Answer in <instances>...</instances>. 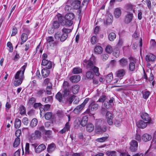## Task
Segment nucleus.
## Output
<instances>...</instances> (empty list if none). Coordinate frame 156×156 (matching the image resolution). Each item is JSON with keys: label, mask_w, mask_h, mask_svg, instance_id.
<instances>
[{"label": "nucleus", "mask_w": 156, "mask_h": 156, "mask_svg": "<svg viewBox=\"0 0 156 156\" xmlns=\"http://www.w3.org/2000/svg\"><path fill=\"white\" fill-rule=\"evenodd\" d=\"M74 5H73L74 9H77L79 8H81L83 5L80 6L81 1L80 0H74Z\"/></svg>", "instance_id": "34"}, {"label": "nucleus", "mask_w": 156, "mask_h": 156, "mask_svg": "<svg viewBox=\"0 0 156 156\" xmlns=\"http://www.w3.org/2000/svg\"><path fill=\"white\" fill-rule=\"evenodd\" d=\"M90 109L92 111H94L97 110L98 107V105L96 103L90 104Z\"/></svg>", "instance_id": "52"}, {"label": "nucleus", "mask_w": 156, "mask_h": 156, "mask_svg": "<svg viewBox=\"0 0 156 156\" xmlns=\"http://www.w3.org/2000/svg\"><path fill=\"white\" fill-rule=\"evenodd\" d=\"M84 105L81 104L80 105L77 106L74 109V111L75 113H79L84 108Z\"/></svg>", "instance_id": "41"}, {"label": "nucleus", "mask_w": 156, "mask_h": 156, "mask_svg": "<svg viewBox=\"0 0 156 156\" xmlns=\"http://www.w3.org/2000/svg\"><path fill=\"white\" fill-rule=\"evenodd\" d=\"M94 126L91 123H89L86 125V129L89 132L92 131L94 130Z\"/></svg>", "instance_id": "31"}, {"label": "nucleus", "mask_w": 156, "mask_h": 156, "mask_svg": "<svg viewBox=\"0 0 156 156\" xmlns=\"http://www.w3.org/2000/svg\"><path fill=\"white\" fill-rule=\"evenodd\" d=\"M63 90H70V85L69 83L66 81L63 82Z\"/></svg>", "instance_id": "38"}, {"label": "nucleus", "mask_w": 156, "mask_h": 156, "mask_svg": "<svg viewBox=\"0 0 156 156\" xmlns=\"http://www.w3.org/2000/svg\"><path fill=\"white\" fill-rule=\"evenodd\" d=\"M98 41V40L95 36H93L90 38V42L92 44H95Z\"/></svg>", "instance_id": "51"}, {"label": "nucleus", "mask_w": 156, "mask_h": 156, "mask_svg": "<svg viewBox=\"0 0 156 156\" xmlns=\"http://www.w3.org/2000/svg\"><path fill=\"white\" fill-rule=\"evenodd\" d=\"M56 148L55 144L53 143H51L48 145L47 148V151L49 153H51L55 150Z\"/></svg>", "instance_id": "25"}, {"label": "nucleus", "mask_w": 156, "mask_h": 156, "mask_svg": "<svg viewBox=\"0 0 156 156\" xmlns=\"http://www.w3.org/2000/svg\"><path fill=\"white\" fill-rule=\"evenodd\" d=\"M94 74L93 72L90 71H87L86 74V76L87 79H92L94 77Z\"/></svg>", "instance_id": "39"}, {"label": "nucleus", "mask_w": 156, "mask_h": 156, "mask_svg": "<svg viewBox=\"0 0 156 156\" xmlns=\"http://www.w3.org/2000/svg\"><path fill=\"white\" fill-rule=\"evenodd\" d=\"M38 121L37 119L34 118L31 121L30 126L32 128L34 127L37 125Z\"/></svg>", "instance_id": "45"}, {"label": "nucleus", "mask_w": 156, "mask_h": 156, "mask_svg": "<svg viewBox=\"0 0 156 156\" xmlns=\"http://www.w3.org/2000/svg\"><path fill=\"white\" fill-rule=\"evenodd\" d=\"M41 136V133L39 130H36L34 132L35 139L39 138Z\"/></svg>", "instance_id": "63"}, {"label": "nucleus", "mask_w": 156, "mask_h": 156, "mask_svg": "<svg viewBox=\"0 0 156 156\" xmlns=\"http://www.w3.org/2000/svg\"><path fill=\"white\" fill-rule=\"evenodd\" d=\"M70 127V125L69 122H67L65 125V127L59 131V133L62 134L66 132L69 130Z\"/></svg>", "instance_id": "16"}, {"label": "nucleus", "mask_w": 156, "mask_h": 156, "mask_svg": "<svg viewBox=\"0 0 156 156\" xmlns=\"http://www.w3.org/2000/svg\"><path fill=\"white\" fill-rule=\"evenodd\" d=\"M62 32L66 35L67 37H68V33H70L71 32V30L69 29L66 28H63L62 30Z\"/></svg>", "instance_id": "56"}, {"label": "nucleus", "mask_w": 156, "mask_h": 156, "mask_svg": "<svg viewBox=\"0 0 156 156\" xmlns=\"http://www.w3.org/2000/svg\"><path fill=\"white\" fill-rule=\"evenodd\" d=\"M19 112L20 114L22 115H24L26 114V108L23 105H20L19 106Z\"/></svg>", "instance_id": "28"}, {"label": "nucleus", "mask_w": 156, "mask_h": 156, "mask_svg": "<svg viewBox=\"0 0 156 156\" xmlns=\"http://www.w3.org/2000/svg\"><path fill=\"white\" fill-rule=\"evenodd\" d=\"M94 51L95 54H100L103 51V48L100 46H97L94 48Z\"/></svg>", "instance_id": "29"}, {"label": "nucleus", "mask_w": 156, "mask_h": 156, "mask_svg": "<svg viewBox=\"0 0 156 156\" xmlns=\"http://www.w3.org/2000/svg\"><path fill=\"white\" fill-rule=\"evenodd\" d=\"M18 32V30L16 27H13L12 30V32L11 34V36H14Z\"/></svg>", "instance_id": "64"}, {"label": "nucleus", "mask_w": 156, "mask_h": 156, "mask_svg": "<svg viewBox=\"0 0 156 156\" xmlns=\"http://www.w3.org/2000/svg\"><path fill=\"white\" fill-rule=\"evenodd\" d=\"M62 93H63L62 95L64 97V99L67 98L71 95H70V90H63Z\"/></svg>", "instance_id": "49"}, {"label": "nucleus", "mask_w": 156, "mask_h": 156, "mask_svg": "<svg viewBox=\"0 0 156 156\" xmlns=\"http://www.w3.org/2000/svg\"><path fill=\"white\" fill-rule=\"evenodd\" d=\"M147 122H145L143 120H140L137 122V125L139 128L144 129L147 127Z\"/></svg>", "instance_id": "20"}, {"label": "nucleus", "mask_w": 156, "mask_h": 156, "mask_svg": "<svg viewBox=\"0 0 156 156\" xmlns=\"http://www.w3.org/2000/svg\"><path fill=\"white\" fill-rule=\"evenodd\" d=\"M113 54L116 58L118 57L120 55V51L118 48H115L113 51Z\"/></svg>", "instance_id": "43"}, {"label": "nucleus", "mask_w": 156, "mask_h": 156, "mask_svg": "<svg viewBox=\"0 0 156 156\" xmlns=\"http://www.w3.org/2000/svg\"><path fill=\"white\" fill-rule=\"evenodd\" d=\"M55 99L59 102L63 103L64 101V97L60 92H58L55 95Z\"/></svg>", "instance_id": "13"}, {"label": "nucleus", "mask_w": 156, "mask_h": 156, "mask_svg": "<svg viewBox=\"0 0 156 156\" xmlns=\"http://www.w3.org/2000/svg\"><path fill=\"white\" fill-rule=\"evenodd\" d=\"M23 79H21L20 78L19 79L15 80L14 83V86L16 87H17L20 85L22 83V80H23Z\"/></svg>", "instance_id": "60"}, {"label": "nucleus", "mask_w": 156, "mask_h": 156, "mask_svg": "<svg viewBox=\"0 0 156 156\" xmlns=\"http://www.w3.org/2000/svg\"><path fill=\"white\" fill-rule=\"evenodd\" d=\"M140 116L144 121H146L148 124H152L153 123V122L151 118L147 113L142 112Z\"/></svg>", "instance_id": "8"}, {"label": "nucleus", "mask_w": 156, "mask_h": 156, "mask_svg": "<svg viewBox=\"0 0 156 156\" xmlns=\"http://www.w3.org/2000/svg\"><path fill=\"white\" fill-rule=\"evenodd\" d=\"M53 100L52 96H48L47 97L43 98L42 101L45 103H48L50 101H51Z\"/></svg>", "instance_id": "44"}, {"label": "nucleus", "mask_w": 156, "mask_h": 156, "mask_svg": "<svg viewBox=\"0 0 156 156\" xmlns=\"http://www.w3.org/2000/svg\"><path fill=\"white\" fill-rule=\"evenodd\" d=\"M135 63L133 62H130L129 64V69L131 71H134L135 69Z\"/></svg>", "instance_id": "46"}, {"label": "nucleus", "mask_w": 156, "mask_h": 156, "mask_svg": "<svg viewBox=\"0 0 156 156\" xmlns=\"http://www.w3.org/2000/svg\"><path fill=\"white\" fill-rule=\"evenodd\" d=\"M52 116V113L51 112H47L45 114V118L47 120L50 119Z\"/></svg>", "instance_id": "50"}, {"label": "nucleus", "mask_w": 156, "mask_h": 156, "mask_svg": "<svg viewBox=\"0 0 156 156\" xmlns=\"http://www.w3.org/2000/svg\"><path fill=\"white\" fill-rule=\"evenodd\" d=\"M76 97L75 96L71 94L70 96L67 97V98H65L64 99V101L66 103H67L69 104L70 105L72 103L73 99Z\"/></svg>", "instance_id": "21"}, {"label": "nucleus", "mask_w": 156, "mask_h": 156, "mask_svg": "<svg viewBox=\"0 0 156 156\" xmlns=\"http://www.w3.org/2000/svg\"><path fill=\"white\" fill-rule=\"evenodd\" d=\"M84 62L86 64V67L90 70H93L96 76L100 75L99 68L95 66V63L91 60H85Z\"/></svg>", "instance_id": "1"}, {"label": "nucleus", "mask_w": 156, "mask_h": 156, "mask_svg": "<svg viewBox=\"0 0 156 156\" xmlns=\"http://www.w3.org/2000/svg\"><path fill=\"white\" fill-rule=\"evenodd\" d=\"M105 154L108 156H116V152L114 151H108L106 152Z\"/></svg>", "instance_id": "53"}, {"label": "nucleus", "mask_w": 156, "mask_h": 156, "mask_svg": "<svg viewBox=\"0 0 156 156\" xmlns=\"http://www.w3.org/2000/svg\"><path fill=\"white\" fill-rule=\"evenodd\" d=\"M142 138L144 141L146 142L151 140V135L147 133H145L142 135Z\"/></svg>", "instance_id": "26"}, {"label": "nucleus", "mask_w": 156, "mask_h": 156, "mask_svg": "<svg viewBox=\"0 0 156 156\" xmlns=\"http://www.w3.org/2000/svg\"><path fill=\"white\" fill-rule=\"evenodd\" d=\"M43 84L44 85L47 86L46 87L49 88H51L52 87V84L50 81V79L48 78H46L44 80Z\"/></svg>", "instance_id": "27"}, {"label": "nucleus", "mask_w": 156, "mask_h": 156, "mask_svg": "<svg viewBox=\"0 0 156 156\" xmlns=\"http://www.w3.org/2000/svg\"><path fill=\"white\" fill-rule=\"evenodd\" d=\"M74 18V15L73 13H69L66 14L63 21V24L67 27H70L73 23V20Z\"/></svg>", "instance_id": "2"}, {"label": "nucleus", "mask_w": 156, "mask_h": 156, "mask_svg": "<svg viewBox=\"0 0 156 156\" xmlns=\"http://www.w3.org/2000/svg\"><path fill=\"white\" fill-rule=\"evenodd\" d=\"M47 44L51 48L56 47L58 44V42L55 41L52 36H48L46 38Z\"/></svg>", "instance_id": "5"}, {"label": "nucleus", "mask_w": 156, "mask_h": 156, "mask_svg": "<svg viewBox=\"0 0 156 156\" xmlns=\"http://www.w3.org/2000/svg\"><path fill=\"white\" fill-rule=\"evenodd\" d=\"M106 98V97L105 95H103L101 96L98 101H97V102H103L105 100Z\"/></svg>", "instance_id": "62"}, {"label": "nucleus", "mask_w": 156, "mask_h": 156, "mask_svg": "<svg viewBox=\"0 0 156 156\" xmlns=\"http://www.w3.org/2000/svg\"><path fill=\"white\" fill-rule=\"evenodd\" d=\"M52 25L54 29H57L60 26L59 23L58 21H54L53 22Z\"/></svg>", "instance_id": "55"}, {"label": "nucleus", "mask_w": 156, "mask_h": 156, "mask_svg": "<svg viewBox=\"0 0 156 156\" xmlns=\"http://www.w3.org/2000/svg\"><path fill=\"white\" fill-rule=\"evenodd\" d=\"M105 79L107 83L111 82L113 79V75L112 73H109L106 76Z\"/></svg>", "instance_id": "40"}, {"label": "nucleus", "mask_w": 156, "mask_h": 156, "mask_svg": "<svg viewBox=\"0 0 156 156\" xmlns=\"http://www.w3.org/2000/svg\"><path fill=\"white\" fill-rule=\"evenodd\" d=\"M138 144L137 142L134 140H132L130 143L129 149L133 152L136 151L138 148Z\"/></svg>", "instance_id": "9"}, {"label": "nucleus", "mask_w": 156, "mask_h": 156, "mask_svg": "<svg viewBox=\"0 0 156 156\" xmlns=\"http://www.w3.org/2000/svg\"><path fill=\"white\" fill-rule=\"evenodd\" d=\"M28 39V35L26 33H23L21 36V41L20 42H18V44L22 45L23 43L25 42Z\"/></svg>", "instance_id": "22"}, {"label": "nucleus", "mask_w": 156, "mask_h": 156, "mask_svg": "<svg viewBox=\"0 0 156 156\" xmlns=\"http://www.w3.org/2000/svg\"><path fill=\"white\" fill-rule=\"evenodd\" d=\"M116 37V35L114 33H111L108 35V39L110 41H113Z\"/></svg>", "instance_id": "48"}, {"label": "nucleus", "mask_w": 156, "mask_h": 156, "mask_svg": "<svg viewBox=\"0 0 156 156\" xmlns=\"http://www.w3.org/2000/svg\"><path fill=\"white\" fill-rule=\"evenodd\" d=\"M108 134H106L105 136L97 138L96 139V141L98 142H103L108 139Z\"/></svg>", "instance_id": "37"}, {"label": "nucleus", "mask_w": 156, "mask_h": 156, "mask_svg": "<svg viewBox=\"0 0 156 156\" xmlns=\"http://www.w3.org/2000/svg\"><path fill=\"white\" fill-rule=\"evenodd\" d=\"M142 78L143 79H145L146 81H147V80H148L149 81H150L153 80L154 78V76L151 71L149 77V78H148L147 74L145 73L144 69V75L142 77Z\"/></svg>", "instance_id": "17"}, {"label": "nucleus", "mask_w": 156, "mask_h": 156, "mask_svg": "<svg viewBox=\"0 0 156 156\" xmlns=\"http://www.w3.org/2000/svg\"><path fill=\"white\" fill-rule=\"evenodd\" d=\"M82 72V69L79 67H74L72 70V73L74 74H78L81 73Z\"/></svg>", "instance_id": "32"}, {"label": "nucleus", "mask_w": 156, "mask_h": 156, "mask_svg": "<svg viewBox=\"0 0 156 156\" xmlns=\"http://www.w3.org/2000/svg\"><path fill=\"white\" fill-rule=\"evenodd\" d=\"M105 51L108 54H111L112 51V49L110 45H108L106 46L105 48Z\"/></svg>", "instance_id": "57"}, {"label": "nucleus", "mask_w": 156, "mask_h": 156, "mask_svg": "<svg viewBox=\"0 0 156 156\" xmlns=\"http://www.w3.org/2000/svg\"><path fill=\"white\" fill-rule=\"evenodd\" d=\"M126 72L125 69H121L118 70L116 72V75L117 77L122 79L125 75Z\"/></svg>", "instance_id": "19"}, {"label": "nucleus", "mask_w": 156, "mask_h": 156, "mask_svg": "<svg viewBox=\"0 0 156 156\" xmlns=\"http://www.w3.org/2000/svg\"><path fill=\"white\" fill-rule=\"evenodd\" d=\"M108 55L107 54H102L100 56V58L101 60L105 61H106L108 58Z\"/></svg>", "instance_id": "59"}, {"label": "nucleus", "mask_w": 156, "mask_h": 156, "mask_svg": "<svg viewBox=\"0 0 156 156\" xmlns=\"http://www.w3.org/2000/svg\"><path fill=\"white\" fill-rule=\"evenodd\" d=\"M47 55L46 53H44L42 55V60L41 63V65L45 66L48 64V67L50 68L51 67V64H52V62L50 60H48L46 59L47 58Z\"/></svg>", "instance_id": "6"}, {"label": "nucleus", "mask_w": 156, "mask_h": 156, "mask_svg": "<svg viewBox=\"0 0 156 156\" xmlns=\"http://www.w3.org/2000/svg\"><path fill=\"white\" fill-rule=\"evenodd\" d=\"M54 37L56 40L62 42L65 41L67 38L66 35L60 31H57L55 33Z\"/></svg>", "instance_id": "4"}, {"label": "nucleus", "mask_w": 156, "mask_h": 156, "mask_svg": "<svg viewBox=\"0 0 156 156\" xmlns=\"http://www.w3.org/2000/svg\"><path fill=\"white\" fill-rule=\"evenodd\" d=\"M27 67V65H24L21 68L20 70L19 71H21V74L20 75V79H23L24 78V73L25 70L26 68Z\"/></svg>", "instance_id": "42"}, {"label": "nucleus", "mask_w": 156, "mask_h": 156, "mask_svg": "<svg viewBox=\"0 0 156 156\" xmlns=\"http://www.w3.org/2000/svg\"><path fill=\"white\" fill-rule=\"evenodd\" d=\"M119 65L122 67H125L128 64L127 58L123 57L119 61Z\"/></svg>", "instance_id": "18"}, {"label": "nucleus", "mask_w": 156, "mask_h": 156, "mask_svg": "<svg viewBox=\"0 0 156 156\" xmlns=\"http://www.w3.org/2000/svg\"><path fill=\"white\" fill-rule=\"evenodd\" d=\"M81 77L79 75H75L70 77L69 80L73 83H76L80 80Z\"/></svg>", "instance_id": "14"}, {"label": "nucleus", "mask_w": 156, "mask_h": 156, "mask_svg": "<svg viewBox=\"0 0 156 156\" xmlns=\"http://www.w3.org/2000/svg\"><path fill=\"white\" fill-rule=\"evenodd\" d=\"M57 16L58 18V21L60 22L61 23L63 24V21L64 20V17L63 16H62L61 14H58L57 15Z\"/></svg>", "instance_id": "58"}, {"label": "nucleus", "mask_w": 156, "mask_h": 156, "mask_svg": "<svg viewBox=\"0 0 156 156\" xmlns=\"http://www.w3.org/2000/svg\"><path fill=\"white\" fill-rule=\"evenodd\" d=\"M88 120V117L87 115L83 116L82 119L80 118H78L79 124L83 126H84L87 125Z\"/></svg>", "instance_id": "11"}, {"label": "nucleus", "mask_w": 156, "mask_h": 156, "mask_svg": "<svg viewBox=\"0 0 156 156\" xmlns=\"http://www.w3.org/2000/svg\"><path fill=\"white\" fill-rule=\"evenodd\" d=\"M45 91V90L42 89L38 90L36 93V97L37 98L42 97Z\"/></svg>", "instance_id": "35"}, {"label": "nucleus", "mask_w": 156, "mask_h": 156, "mask_svg": "<svg viewBox=\"0 0 156 156\" xmlns=\"http://www.w3.org/2000/svg\"><path fill=\"white\" fill-rule=\"evenodd\" d=\"M80 88V86L78 85H74L72 86V87L73 93L75 94H76L78 92Z\"/></svg>", "instance_id": "30"}, {"label": "nucleus", "mask_w": 156, "mask_h": 156, "mask_svg": "<svg viewBox=\"0 0 156 156\" xmlns=\"http://www.w3.org/2000/svg\"><path fill=\"white\" fill-rule=\"evenodd\" d=\"M7 46L9 48V52H12L13 51V48L11 43L9 41L7 43Z\"/></svg>", "instance_id": "61"}, {"label": "nucleus", "mask_w": 156, "mask_h": 156, "mask_svg": "<svg viewBox=\"0 0 156 156\" xmlns=\"http://www.w3.org/2000/svg\"><path fill=\"white\" fill-rule=\"evenodd\" d=\"M21 122L20 119L16 118L15 119L14 123V127L16 129H19L21 126Z\"/></svg>", "instance_id": "33"}, {"label": "nucleus", "mask_w": 156, "mask_h": 156, "mask_svg": "<svg viewBox=\"0 0 156 156\" xmlns=\"http://www.w3.org/2000/svg\"><path fill=\"white\" fill-rule=\"evenodd\" d=\"M46 148V147L44 144H41L35 149V152L37 153H39L45 150Z\"/></svg>", "instance_id": "23"}, {"label": "nucleus", "mask_w": 156, "mask_h": 156, "mask_svg": "<svg viewBox=\"0 0 156 156\" xmlns=\"http://www.w3.org/2000/svg\"><path fill=\"white\" fill-rule=\"evenodd\" d=\"M102 112H107L106 114V116L108 123L109 125H112L113 124L112 120L113 119V115L109 111H107V110L105 108H103L102 110Z\"/></svg>", "instance_id": "7"}, {"label": "nucleus", "mask_w": 156, "mask_h": 156, "mask_svg": "<svg viewBox=\"0 0 156 156\" xmlns=\"http://www.w3.org/2000/svg\"><path fill=\"white\" fill-rule=\"evenodd\" d=\"M114 14L115 17L117 18H119L121 16V11L120 9L119 8H115Z\"/></svg>", "instance_id": "36"}, {"label": "nucleus", "mask_w": 156, "mask_h": 156, "mask_svg": "<svg viewBox=\"0 0 156 156\" xmlns=\"http://www.w3.org/2000/svg\"><path fill=\"white\" fill-rule=\"evenodd\" d=\"M106 19V23L107 24H110L112 22L113 16L111 15L110 16H107Z\"/></svg>", "instance_id": "54"}, {"label": "nucleus", "mask_w": 156, "mask_h": 156, "mask_svg": "<svg viewBox=\"0 0 156 156\" xmlns=\"http://www.w3.org/2000/svg\"><path fill=\"white\" fill-rule=\"evenodd\" d=\"M156 58L155 55L151 53L148 54L145 56V59L147 62H154Z\"/></svg>", "instance_id": "15"}, {"label": "nucleus", "mask_w": 156, "mask_h": 156, "mask_svg": "<svg viewBox=\"0 0 156 156\" xmlns=\"http://www.w3.org/2000/svg\"><path fill=\"white\" fill-rule=\"evenodd\" d=\"M133 15L132 13H128L126 15L124 22L126 24L130 23L132 20Z\"/></svg>", "instance_id": "12"}, {"label": "nucleus", "mask_w": 156, "mask_h": 156, "mask_svg": "<svg viewBox=\"0 0 156 156\" xmlns=\"http://www.w3.org/2000/svg\"><path fill=\"white\" fill-rule=\"evenodd\" d=\"M134 5L129 3L127 5L126 8V10L127 12L130 13L131 11H133V12H135V10L133 9Z\"/></svg>", "instance_id": "24"}, {"label": "nucleus", "mask_w": 156, "mask_h": 156, "mask_svg": "<svg viewBox=\"0 0 156 156\" xmlns=\"http://www.w3.org/2000/svg\"><path fill=\"white\" fill-rule=\"evenodd\" d=\"M103 122L101 120H98L96 121L95 125V130L96 133L98 134H101L105 132L107 130V127L104 126L102 127Z\"/></svg>", "instance_id": "3"}, {"label": "nucleus", "mask_w": 156, "mask_h": 156, "mask_svg": "<svg viewBox=\"0 0 156 156\" xmlns=\"http://www.w3.org/2000/svg\"><path fill=\"white\" fill-rule=\"evenodd\" d=\"M46 67L43 68L41 70V73L42 76L44 78L47 77L50 74L49 69H51L52 66V64H51V68H49L48 67V64L45 65Z\"/></svg>", "instance_id": "10"}, {"label": "nucleus", "mask_w": 156, "mask_h": 156, "mask_svg": "<svg viewBox=\"0 0 156 156\" xmlns=\"http://www.w3.org/2000/svg\"><path fill=\"white\" fill-rule=\"evenodd\" d=\"M20 137H16L15 138L13 144V147H17L20 143Z\"/></svg>", "instance_id": "47"}]
</instances>
